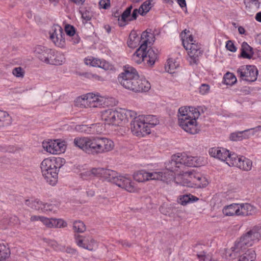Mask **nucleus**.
I'll list each match as a JSON object with an SVG mask.
<instances>
[{
	"label": "nucleus",
	"mask_w": 261,
	"mask_h": 261,
	"mask_svg": "<svg viewBox=\"0 0 261 261\" xmlns=\"http://www.w3.org/2000/svg\"><path fill=\"white\" fill-rule=\"evenodd\" d=\"M240 159V156H239L236 154L230 153L229 152L227 158H226L224 162H226V164H227L229 166L237 167Z\"/></svg>",
	"instance_id": "obj_36"
},
{
	"label": "nucleus",
	"mask_w": 261,
	"mask_h": 261,
	"mask_svg": "<svg viewBox=\"0 0 261 261\" xmlns=\"http://www.w3.org/2000/svg\"><path fill=\"white\" fill-rule=\"evenodd\" d=\"M104 168H93L90 171H88L85 172V173H83L82 174H85L88 176H91V175H93L97 177H102L103 176V174L104 173Z\"/></svg>",
	"instance_id": "obj_42"
},
{
	"label": "nucleus",
	"mask_w": 261,
	"mask_h": 261,
	"mask_svg": "<svg viewBox=\"0 0 261 261\" xmlns=\"http://www.w3.org/2000/svg\"><path fill=\"white\" fill-rule=\"evenodd\" d=\"M134 179L138 182H144L149 180H159L167 181L169 178H172V174H169L167 177L166 175L163 176L162 171L147 172L144 170H141L135 172L133 175Z\"/></svg>",
	"instance_id": "obj_10"
},
{
	"label": "nucleus",
	"mask_w": 261,
	"mask_h": 261,
	"mask_svg": "<svg viewBox=\"0 0 261 261\" xmlns=\"http://www.w3.org/2000/svg\"><path fill=\"white\" fill-rule=\"evenodd\" d=\"M118 80L124 88L135 93L147 92L151 87L149 82L140 77L136 69L128 65L124 66L123 72L119 75Z\"/></svg>",
	"instance_id": "obj_2"
},
{
	"label": "nucleus",
	"mask_w": 261,
	"mask_h": 261,
	"mask_svg": "<svg viewBox=\"0 0 261 261\" xmlns=\"http://www.w3.org/2000/svg\"><path fill=\"white\" fill-rule=\"evenodd\" d=\"M12 73L17 77H22L24 76V71L21 67H18L13 69Z\"/></svg>",
	"instance_id": "obj_52"
},
{
	"label": "nucleus",
	"mask_w": 261,
	"mask_h": 261,
	"mask_svg": "<svg viewBox=\"0 0 261 261\" xmlns=\"http://www.w3.org/2000/svg\"><path fill=\"white\" fill-rule=\"evenodd\" d=\"M43 148L51 154H60L66 150L65 142L61 140H48L42 143Z\"/></svg>",
	"instance_id": "obj_14"
},
{
	"label": "nucleus",
	"mask_w": 261,
	"mask_h": 261,
	"mask_svg": "<svg viewBox=\"0 0 261 261\" xmlns=\"http://www.w3.org/2000/svg\"><path fill=\"white\" fill-rule=\"evenodd\" d=\"M237 73L242 80L252 82L257 79L258 71L254 66L244 65L237 69Z\"/></svg>",
	"instance_id": "obj_12"
},
{
	"label": "nucleus",
	"mask_w": 261,
	"mask_h": 261,
	"mask_svg": "<svg viewBox=\"0 0 261 261\" xmlns=\"http://www.w3.org/2000/svg\"><path fill=\"white\" fill-rule=\"evenodd\" d=\"M151 4L150 1H146L144 2L139 8L141 11V15H145L151 9Z\"/></svg>",
	"instance_id": "obj_45"
},
{
	"label": "nucleus",
	"mask_w": 261,
	"mask_h": 261,
	"mask_svg": "<svg viewBox=\"0 0 261 261\" xmlns=\"http://www.w3.org/2000/svg\"><path fill=\"white\" fill-rule=\"evenodd\" d=\"M200 174L196 173L194 170L183 172L181 175H178L175 178V181L181 179L179 182L184 186L193 187L192 183L195 185L197 179H201L199 177Z\"/></svg>",
	"instance_id": "obj_17"
},
{
	"label": "nucleus",
	"mask_w": 261,
	"mask_h": 261,
	"mask_svg": "<svg viewBox=\"0 0 261 261\" xmlns=\"http://www.w3.org/2000/svg\"><path fill=\"white\" fill-rule=\"evenodd\" d=\"M210 90V87L206 84H202L199 88V92L202 94L204 95L207 93Z\"/></svg>",
	"instance_id": "obj_58"
},
{
	"label": "nucleus",
	"mask_w": 261,
	"mask_h": 261,
	"mask_svg": "<svg viewBox=\"0 0 261 261\" xmlns=\"http://www.w3.org/2000/svg\"><path fill=\"white\" fill-rule=\"evenodd\" d=\"M236 76L232 73L227 72L223 77V83L227 85L231 86L237 82Z\"/></svg>",
	"instance_id": "obj_39"
},
{
	"label": "nucleus",
	"mask_w": 261,
	"mask_h": 261,
	"mask_svg": "<svg viewBox=\"0 0 261 261\" xmlns=\"http://www.w3.org/2000/svg\"><path fill=\"white\" fill-rule=\"evenodd\" d=\"M136 34L135 32H132L129 36V40L127 42L128 45L130 47H135L139 42L142 43L141 39Z\"/></svg>",
	"instance_id": "obj_38"
},
{
	"label": "nucleus",
	"mask_w": 261,
	"mask_h": 261,
	"mask_svg": "<svg viewBox=\"0 0 261 261\" xmlns=\"http://www.w3.org/2000/svg\"><path fill=\"white\" fill-rule=\"evenodd\" d=\"M224 215L228 216H239L240 213V204L232 203L229 205L225 206L223 209Z\"/></svg>",
	"instance_id": "obj_25"
},
{
	"label": "nucleus",
	"mask_w": 261,
	"mask_h": 261,
	"mask_svg": "<svg viewBox=\"0 0 261 261\" xmlns=\"http://www.w3.org/2000/svg\"><path fill=\"white\" fill-rule=\"evenodd\" d=\"M11 117L6 111L0 110V126L8 125L10 123Z\"/></svg>",
	"instance_id": "obj_40"
},
{
	"label": "nucleus",
	"mask_w": 261,
	"mask_h": 261,
	"mask_svg": "<svg viewBox=\"0 0 261 261\" xmlns=\"http://www.w3.org/2000/svg\"><path fill=\"white\" fill-rule=\"evenodd\" d=\"M65 31L69 36H74L75 34V29L73 25L67 24L65 27Z\"/></svg>",
	"instance_id": "obj_53"
},
{
	"label": "nucleus",
	"mask_w": 261,
	"mask_h": 261,
	"mask_svg": "<svg viewBox=\"0 0 261 261\" xmlns=\"http://www.w3.org/2000/svg\"><path fill=\"white\" fill-rule=\"evenodd\" d=\"M184 36L182 33V44L185 49L188 50L189 56L188 60L191 65H197L200 57L202 56L203 50L201 49L200 44L196 43L191 35L186 36V30L184 31Z\"/></svg>",
	"instance_id": "obj_6"
},
{
	"label": "nucleus",
	"mask_w": 261,
	"mask_h": 261,
	"mask_svg": "<svg viewBox=\"0 0 261 261\" xmlns=\"http://www.w3.org/2000/svg\"><path fill=\"white\" fill-rule=\"evenodd\" d=\"M50 49L42 45H37L34 47V52L38 59L41 61V56H46Z\"/></svg>",
	"instance_id": "obj_37"
},
{
	"label": "nucleus",
	"mask_w": 261,
	"mask_h": 261,
	"mask_svg": "<svg viewBox=\"0 0 261 261\" xmlns=\"http://www.w3.org/2000/svg\"><path fill=\"white\" fill-rule=\"evenodd\" d=\"M144 120L145 124H147L148 127L150 129V127H154L159 123V120L155 115H141Z\"/></svg>",
	"instance_id": "obj_31"
},
{
	"label": "nucleus",
	"mask_w": 261,
	"mask_h": 261,
	"mask_svg": "<svg viewBox=\"0 0 261 261\" xmlns=\"http://www.w3.org/2000/svg\"><path fill=\"white\" fill-rule=\"evenodd\" d=\"M98 137H76L74 145L88 153L98 154Z\"/></svg>",
	"instance_id": "obj_7"
},
{
	"label": "nucleus",
	"mask_w": 261,
	"mask_h": 261,
	"mask_svg": "<svg viewBox=\"0 0 261 261\" xmlns=\"http://www.w3.org/2000/svg\"><path fill=\"white\" fill-rule=\"evenodd\" d=\"M47 208H48L47 209L48 212H53V213H56L58 210L57 207L56 205L52 204H51V206Z\"/></svg>",
	"instance_id": "obj_64"
},
{
	"label": "nucleus",
	"mask_w": 261,
	"mask_h": 261,
	"mask_svg": "<svg viewBox=\"0 0 261 261\" xmlns=\"http://www.w3.org/2000/svg\"><path fill=\"white\" fill-rule=\"evenodd\" d=\"M49 34L50 39L57 46L61 48L64 46V33L61 27L58 24L54 25L50 31Z\"/></svg>",
	"instance_id": "obj_18"
},
{
	"label": "nucleus",
	"mask_w": 261,
	"mask_h": 261,
	"mask_svg": "<svg viewBox=\"0 0 261 261\" xmlns=\"http://www.w3.org/2000/svg\"><path fill=\"white\" fill-rule=\"evenodd\" d=\"M120 109L116 110L113 109L103 111L101 113V120L108 125H120L122 122Z\"/></svg>",
	"instance_id": "obj_11"
},
{
	"label": "nucleus",
	"mask_w": 261,
	"mask_h": 261,
	"mask_svg": "<svg viewBox=\"0 0 261 261\" xmlns=\"http://www.w3.org/2000/svg\"><path fill=\"white\" fill-rule=\"evenodd\" d=\"M203 164V160L201 157L192 156L187 155L185 153H178L172 155L171 160L166 164V168L167 171L163 172V176L166 175L167 177L169 174H172L173 177L169 178L165 182H168L174 179L177 176H175L174 172L178 171L184 166L198 167Z\"/></svg>",
	"instance_id": "obj_4"
},
{
	"label": "nucleus",
	"mask_w": 261,
	"mask_h": 261,
	"mask_svg": "<svg viewBox=\"0 0 261 261\" xmlns=\"http://www.w3.org/2000/svg\"><path fill=\"white\" fill-rule=\"evenodd\" d=\"M199 177L201 179H199L196 180L195 186L199 188H203L206 187L208 184L206 177L201 175H200Z\"/></svg>",
	"instance_id": "obj_50"
},
{
	"label": "nucleus",
	"mask_w": 261,
	"mask_h": 261,
	"mask_svg": "<svg viewBox=\"0 0 261 261\" xmlns=\"http://www.w3.org/2000/svg\"><path fill=\"white\" fill-rule=\"evenodd\" d=\"M78 99L85 107L101 108L109 105L108 98L91 93L79 97Z\"/></svg>",
	"instance_id": "obj_9"
},
{
	"label": "nucleus",
	"mask_w": 261,
	"mask_h": 261,
	"mask_svg": "<svg viewBox=\"0 0 261 261\" xmlns=\"http://www.w3.org/2000/svg\"><path fill=\"white\" fill-rule=\"evenodd\" d=\"M118 80L124 88L135 93L147 92L151 87L149 82L140 77L136 69L128 65L124 66L123 72L119 75Z\"/></svg>",
	"instance_id": "obj_1"
},
{
	"label": "nucleus",
	"mask_w": 261,
	"mask_h": 261,
	"mask_svg": "<svg viewBox=\"0 0 261 261\" xmlns=\"http://www.w3.org/2000/svg\"><path fill=\"white\" fill-rule=\"evenodd\" d=\"M73 230L75 232L82 233L86 230L85 224L81 221H75L73 224Z\"/></svg>",
	"instance_id": "obj_44"
},
{
	"label": "nucleus",
	"mask_w": 261,
	"mask_h": 261,
	"mask_svg": "<svg viewBox=\"0 0 261 261\" xmlns=\"http://www.w3.org/2000/svg\"><path fill=\"white\" fill-rule=\"evenodd\" d=\"M99 6L100 8L109 9L110 7V0H100L99 2Z\"/></svg>",
	"instance_id": "obj_55"
},
{
	"label": "nucleus",
	"mask_w": 261,
	"mask_h": 261,
	"mask_svg": "<svg viewBox=\"0 0 261 261\" xmlns=\"http://www.w3.org/2000/svg\"><path fill=\"white\" fill-rule=\"evenodd\" d=\"M82 18L86 21L90 20L92 17L91 13L88 11H85L82 13Z\"/></svg>",
	"instance_id": "obj_60"
},
{
	"label": "nucleus",
	"mask_w": 261,
	"mask_h": 261,
	"mask_svg": "<svg viewBox=\"0 0 261 261\" xmlns=\"http://www.w3.org/2000/svg\"><path fill=\"white\" fill-rule=\"evenodd\" d=\"M77 245L87 250L92 251L97 246L96 241L91 237L76 239Z\"/></svg>",
	"instance_id": "obj_22"
},
{
	"label": "nucleus",
	"mask_w": 261,
	"mask_h": 261,
	"mask_svg": "<svg viewBox=\"0 0 261 261\" xmlns=\"http://www.w3.org/2000/svg\"><path fill=\"white\" fill-rule=\"evenodd\" d=\"M132 9V6H129L122 13L120 17H119V18L117 19L118 25L120 27H124L128 21H130V14Z\"/></svg>",
	"instance_id": "obj_27"
},
{
	"label": "nucleus",
	"mask_w": 261,
	"mask_h": 261,
	"mask_svg": "<svg viewBox=\"0 0 261 261\" xmlns=\"http://www.w3.org/2000/svg\"><path fill=\"white\" fill-rule=\"evenodd\" d=\"M10 255V250L5 245L0 244V261H6Z\"/></svg>",
	"instance_id": "obj_43"
},
{
	"label": "nucleus",
	"mask_w": 261,
	"mask_h": 261,
	"mask_svg": "<svg viewBox=\"0 0 261 261\" xmlns=\"http://www.w3.org/2000/svg\"><path fill=\"white\" fill-rule=\"evenodd\" d=\"M197 257L200 261H211L212 257L209 255H205L204 252L197 254Z\"/></svg>",
	"instance_id": "obj_56"
},
{
	"label": "nucleus",
	"mask_w": 261,
	"mask_h": 261,
	"mask_svg": "<svg viewBox=\"0 0 261 261\" xmlns=\"http://www.w3.org/2000/svg\"><path fill=\"white\" fill-rule=\"evenodd\" d=\"M226 47L227 49L231 52H236L237 51V47L231 40H228L226 42Z\"/></svg>",
	"instance_id": "obj_57"
},
{
	"label": "nucleus",
	"mask_w": 261,
	"mask_h": 261,
	"mask_svg": "<svg viewBox=\"0 0 261 261\" xmlns=\"http://www.w3.org/2000/svg\"><path fill=\"white\" fill-rule=\"evenodd\" d=\"M179 63L175 60L169 59L165 65V69L168 72L172 74L175 72V70L179 67Z\"/></svg>",
	"instance_id": "obj_35"
},
{
	"label": "nucleus",
	"mask_w": 261,
	"mask_h": 261,
	"mask_svg": "<svg viewBox=\"0 0 261 261\" xmlns=\"http://www.w3.org/2000/svg\"><path fill=\"white\" fill-rule=\"evenodd\" d=\"M260 130H261V126H257L243 131L232 133L230 135L229 138L233 141H241L243 139L249 137L250 136H253L255 132Z\"/></svg>",
	"instance_id": "obj_19"
},
{
	"label": "nucleus",
	"mask_w": 261,
	"mask_h": 261,
	"mask_svg": "<svg viewBox=\"0 0 261 261\" xmlns=\"http://www.w3.org/2000/svg\"><path fill=\"white\" fill-rule=\"evenodd\" d=\"M179 125L186 132L190 134H197L199 129L197 126L196 120L190 117L189 114L180 116L178 119Z\"/></svg>",
	"instance_id": "obj_15"
},
{
	"label": "nucleus",
	"mask_w": 261,
	"mask_h": 261,
	"mask_svg": "<svg viewBox=\"0 0 261 261\" xmlns=\"http://www.w3.org/2000/svg\"><path fill=\"white\" fill-rule=\"evenodd\" d=\"M241 50V53L239 57L250 59L253 57L254 53L252 48L246 42L242 43Z\"/></svg>",
	"instance_id": "obj_28"
},
{
	"label": "nucleus",
	"mask_w": 261,
	"mask_h": 261,
	"mask_svg": "<svg viewBox=\"0 0 261 261\" xmlns=\"http://www.w3.org/2000/svg\"><path fill=\"white\" fill-rule=\"evenodd\" d=\"M158 51L157 49L149 48L147 51L145 50L146 63L148 66H152L158 58Z\"/></svg>",
	"instance_id": "obj_26"
},
{
	"label": "nucleus",
	"mask_w": 261,
	"mask_h": 261,
	"mask_svg": "<svg viewBox=\"0 0 261 261\" xmlns=\"http://www.w3.org/2000/svg\"><path fill=\"white\" fill-rule=\"evenodd\" d=\"M99 153H102L112 150L114 147L113 142L108 138L98 137Z\"/></svg>",
	"instance_id": "obj_21"
},
{
	"label": "nucleus",
	"mask_w": 261,
	"mask_h": 261,
	"mask_svg": "<svg viewBox=\"0 0 261 261\" xmlns=\"http://www.w3.org/2000/svg\"><path fill=\"white\" fill-rule=\"evenodd\" d=\"M252 167V162L250 159L241 156L237 167L244 171H250Z\"/></svg>",
	"instance_id": "obj_30"
},
{
	"label": "nucleus",
	"mask_w": 261,
	"mask_h": 261,
	"mask_svg": "<svg viewBox=\"0 0 261 261\" xmlns=\"http://www.w3.org/2000/svg\"><path fill=\"white\" fill-rule=\"evenodd\" d=\"M25 204L30 207L37 211H41L44 209L43 202L38 199H30L25 200Z\"/></svg>",
	"instance_id": "obj_29"
},
{
	"label": "nucleus",
	"mask_w": 261,
	"mask_h": 261,
	"mask_svg": "<svg viewBox=\"0 0 261 261\" xmlns=\"http://www.w3.org/2000/svg\"><path fill=\"white\" fill-rule=\"evenodd\" d=\"M198 198L191 194L184 195L179 198L178 202L182 205H186L187 204L197 201Z\"/></svg>",
	"instance_id": "obj_34"
},
{
	"label": "nucleus",
	"mask_w": 261,
	"mask_h": 261,
	"mask_svg": "<svg viewBox=\"0 0 261 261\" xmlns=\"http://www.w3.org/2000/svg\"><path fill=\"white\" fill-rule=\"evenodd\" d=\"M240 213L239 216H249L253 215L257 212L256 208L249 203L240 204Z\"/></svg>",
	"instance_id": "obj_24"
},
{
	"label": "nucleus",
	"mask_w": 261,
	"mask_h": 261,
	"mask_svg": "<svg viewBox=\"0 0 261 261\" xmlns=\"http://www.w3.org/2000/svg\"><path fill=\"white\" fill-rule=\"evenodd\" d=\"M119 175V174L115 171L105 169L102 177L108 181L115 184L116 178H118Z\"/></svg>",
	"instance_id": "obj_33"
},
{
	"label": "nucleus",
	"mask_w": 261,
	"mask_h": 261,
	"mask_svg": "<svg viewBox=\"0 0 261 261\" xmlns=\"http://www.w3.org/2000/svg\"><path fill=\"white\" fill-rule=\"evenodd\" d=\"M188 108H180L178 110V119L180 118V116L186 115V113H188Z\"/></svg>",
	"instance_id": "obj_61"
},
{
	"label": "nucleus",
	"mask_w": 261,
	"mask_h": 261,
	"mask_svg": "<svg viewBox=\"0 0 261 261\" xmlns=\"http://www.w3.org/2000/svg\"><path fill=\"white\" fill-rule=\"evenodd\" d=\"M67 223L61 219H54L53 227L64 228L67 226Z\"/></svg>",
	"instance_id": "obj_51"
},
{
	"label": "nucleus",
	"mask_w": 261,
	"mask_h": 261,
	"mask_svg": "<svg viewBox=\"0 0 261 261\" xmlns=\"http://www.w3.org/2000/svg\"><path fill=\"white\" fill-rule=\"evenodd\" d=\"M250 230L237 240L233 246L226 253V255L231 259L239 257L238 261H254L256 253L252 249H247L256 242Z\"/></svg>",
	"instance_id": "obj_3"
},
{
	"label": "nucleus",
	"mask_w": 261,
	"mask_h": 261,
	"mask_svg": "<svg viewBox=\"0 0 261 261\" xmlns=\"http://www.w3.org/2000/svg\"><path fill=\"white\" fill-rule=\"evenodd\" d=\"M209 153L212 157L224 161L229 154V151L224 148L213 147L209 150Z\"/></svg>",
	"instance_id": "obj_23"
},
{
	"label": "nucleus",
	"mask_w": 261,
	"mask_h": 261,
	"mask_svg": "<svg viewBox=\"0 0 261 261\" xmlns=\"http://www.w3.org/2000/svg\"><path fill=\"white\" fill-rule=\"evenodd\" d=\"M189 112L187 114H189L190 116L192 118L196 119L200 115V113L198 110L194 107H188Z\"/></svg>",
	"instance_id": "obj_49"
},
{
	"label": "nucleus",
	"mask_w": 261,
	"mask_h": 261,
	"mask_svg": "<svg viewBox=\"0 0 261 261\" xmlns=\"http://www.w3.org/2000/svg\"><path fill=\"white\" fill-rule=\"evenodd\" d=\"M120 113L122 114V121H127L128 119L135 120L136 118H138L137 113L132 110H126V109H120Z\"/></svg>",
	"instance_id": "obj_32"
},
{
	"label": "nucleus",
	"mask_w": 261,
	"mask_h": 261,
	"mask_svg": "<svg viewBox=\"0 0 261 261\" xmlns=\"http://www.w3.org/2000/svg\"><path fill=\"white\" fill-rule=\"evenodd\" d=\"M138 14L141 15V11L139 9H135L133 10L132 14H130V21L136 20L138 17Z\"/></svg>",
	"instance_id": "obj_59"
},
{
	"label": "nucleus",
	"mask_w": 261,
	"mask_h": 261,
	"mask_svg": "<svg viewBox=\"0 0 261 261\" xmlns=\"http://www.w3.org/2000/svg\"><path fill=\"white\" fill-rule=\"evenodd\" d=\"M71 41L73 44H77L80 42V38L77 34H75L74 36H71Z\"/></svg>",
	"instance_id": "obj_62"
},
{
	"label": "nucleus",
	"mask_w": 261,
	"mask_h": 261,
	"mask_svg": "<svg viewBox=\"0 0 261 261\" xmlns=\"http://www.w3.org/2000/svg\"><path fill=\"white\" fill-rule=\"evenodd\" d=\"M54 219H49L46 217H43L42 218V222L46 226L49 228L53 227V222Z\"/></svg>",
	"instance_id": "obj_54"
},
{
	"label": "nucleus",
	"mask_w": 261,
	"mask_h": 261,
	"mask_svg": "<svg viewBox=\"0 0 261 261\" xmlns=\"http://www.w3.org/2000/svg\"><path fill=\"white\" fill-rule=\"evenodd\" d=\"M43 217L39 216H32L30 219L31 221H40L42 222V218H43Z\"/></svg>",
	"instance_id": "obj_63"
},
{
	"label": "nucleus",
	"mask_w": 261,
	"mask_h": 261,
	"mask_svg": "<svg viewBox=\"0 0 261 261\" xmlns=\"http://www.w3.org/2000/svg\"><path fill=\"white\" fill-rule=\"evenodd\" d=\"M153 35L151 33L144 32L141 35L142 44L140 47L134 54L133 60L137 64H141L142 62L146 63L145 50L148 45H151L153 41Z\"/></svg>",
	"instance_id": "obj_8"
},
{
	"label": "nucleus",
	"mask_w": 261,
	"mask_h": 261,
	"mask_svg": "<svg viewBox=\"0 0 261 261\" xmlns=\"http://www.w3.org/2000/svg\"><path fill=\"white\" fill-rule=\"evenodd\" d=\"M244 3L246 8H250L257 10L259 7V0H244Z\"/></svg>",
	"instance_id": "obj_46"
},
{
	"label": "nucleus",
	"mask_w": 261,
	"mask_h": 261,
	"mask_svg": "<svg viewBox=\"0 0 261 261\" xmlns=\"http://www.w3.org/2000/svg\"><path fill=\"white\" fill-rule=\"evenodd\" d=\"M115 184L130 193L136 192L139 189L137 184L132 181L130 176L127 174H119Z\"/></svg>",
	"instance_id": "obj_16"
},
{
	"label": "nucleus",
	"mask_w": 261,
	"mask_h": 261,
	"mask_svg": "<svg viewBox=\"0 0 261 261\" xmlns=\"http://www.w3.org/2000/svg\"><path fill=\"white\" fill-rule=\"evenodd\" d=\"M85 63L87 65L101 68L105 70H109L110 68V65L108 62L93 57L85 58Z\"/></svg>",
	"instance_id": "obj_20"
},
{
	"label": "nucleus",
	"mask_w": 261,
	"mask_h": 261,
	"mask_svg": "<svg viewBox=\"0 0 261 261\" xmlns=\"http://www.w3.org/2000/svg\"><path fill=\"white\" fill-rule=\"evenodd\" d=\"M131 130L133 134L138 137H143L150 133V129L141 115H139L131 123Z\"/></svg>",
	"instance_id": "obj_13"
},
{
	"label": "nucleus",
	"mask_w": 261,
	"mask_h": 261,
	"mask_svg": "<svg viewBox=\"0 0 261 261\" xmlns=\"http://www.w3.org/2000/svg\"><path fill=\"white\" fill-rule=\"evenodd\" d=\"M46 56H41V61L49 64L54 65L55 52L50 49V51H48Z\"/></svg>",
	"instance_id": "obj_41"
},
{
	"label": "nucleus",
	"mask_w": 261,
	"mask_h": 261,
	"mask_svg": "<svg viewBox=\"0 0 261 261\" xmlns=\"http://www.w3.org/2000/svg\"><path fill=\"white\" fill-rule=\"evenodd\" d=\"M256 242L261 239V226H256L250 230Z\"/></svg>",
	"instance_id": "obj_47"
},
{
	"label": "nucleus",
	"mask_w": 261,
	"mask_h": 261,
	"mask_svg": "<svg viewBox=\"0 0 261 261\" xmlns=\"http://www.w3.org/2000/svg\"><path fill=\"white\" fill-rule=\"evenodd\" d=\"M60 159H44L41 164V169L43 176L46 182L51 186L56 184L58 175L61 165Z\"/></svg>",
	"instance_id": "obj_5"
},
{
	"label": "nucleus",
	"mask_w": 261,
	"mask_h": 261,
	"mask_svg": "<svg viewBox=\"0 0 261 261\" xmlns=\"http://www.w3.org/2000/svg\"><path fill=\"white\" fill-rule=\"evenodd\" d=\"M54 65H62L65 61V58L62 54L60 53H55Z\"/></svg>",
	"instance_id": "obj_48"
}]
</instances>
